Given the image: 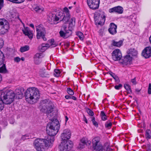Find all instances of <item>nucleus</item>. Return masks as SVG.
<instances>
[{"label": "nucleus", "instance_id": "nucleus-1", "mask_svg": "<svg viewBox=\"0 0 151 151\" xmlns=\"http://www.w3.org/2000/svg\"><path fill=\"white\" fill-rule=\"evenodd\" d=\"M60 125L57 119L55 117L49 122L46 126L47 133L50 136L46 139L37 138L34 142L35 148L38 151H41L45 147L49 148L52 145L55 139L53 137L58 133Z\"/></svg>", "mask_w": 151, "mask_h": 151}, {"label": "nucleus", "instance_id": "nucleus-2", "mask_svg": "<svg viewBox=\"0 0 151 151\" xmlns=\"http://www.w3.org/2000/svg\"><path fill=\"white\" fill-rule=\"evenodd\" d=\"M100 138L99 137H96L93 139L92 140L93 148L96 151H112L108 143H105L104 145L99 144Z\"/></svg>", "mask_w": 151, "mask_h": 151}, {"label": "nucleus", "instance_id": "nucleus-3", "mask_svg": "<svg viewBox=\"0 0 151 151\" xmlns=\"http://www.w3.org/2000/svg\"><path fill=\"white\" fill-rule=\"evenodd\" d=\"M25 97L26 99H30L35 103L40 98V94L38 89L35 87L27 89L25 93Z\"/></svg>", "mask_w": 151, "mask_h": 151}, {"label": "nucleus", "instance_id": "nucleus-4", "mask_svg": "<svg viewBox=\"0 0 151 151\" xmlns=\"http://www.w3.org/2000/svg\"><path fill=\"white\" fill-rule=\"evenodd\" d=\"M15 97V93L12 91L7 90L4 91L0 98L5 104H10L14 101Z\"/></svg>", "mask_w": 151, "mask_h": 151}, {"label": "nucleus", "instance_id": "nucleus-5", "mask_svg": "<svg viewBox=\"0 0 151 151\" xmlns=\"http://www.w3.org/2000/svg\"><path fill=\"white\" fill-rule=\"evenodd\" d=\"M73 146V142L71 141L62 140L59 146L60 151H70Z\"/></svg>", "mask_w": 151, "mask_h": 151}, {"label": "nucleus", "instance_id": "nucleus-6", "mask_svg": "<svg viewBox=\"0 0 151 151\" xmlns=\"http://www.w3.org/2000/svg\"><path fill=\"white\" fill-rule=\"evenodd\" d=\"M100 0H87V4L90 9L93 10L97 9L99 6Z\"/></svg>", "mask_w": 151, "mask_h": 151}, {"label": "nucleus", "instance_id": "nucleus-7", "mask_svg": "<svg viewBox=\"0 0 151 151\" xmlns=\"http://www.w3.org/2000/svg\"><path fill=\"white\" fill-rule=\"evenodd\" d=\"M36 30L37 32L36 36L37 39H39L41 38L43 40L46 41L47 39L45 37L46 32L45 29L40 28L39 29H36Z\"/></svg>", "mask_w": 151, "mask_h": 151}, {"label": "nucleus", "instance_id": "nucleus-8", "mask_svg": "<svg viewBox=\"0 0 151 151\" xmlns=\"http://www.w3.org/2000/svg\"><path fill=\"white\" fill-rule=\"evenodd\" d=\"M112 58L114 61L120 60L122 57V53L118 49L114 50L112 53Z\"/></svg>", "mask_w": 151, "mask_h": 151}, {"label": "nucleus", "instance_id": "nucleus-9", "mask_svg": "<svg viewBox=\"0 0 151 151\" xmlns=\"http://www.w3.org/2000/svg\"><path fill=\"white\" fill-rule=\"evenodd\" d=\"M71 133L68 129H65L63 131V132L61 134L60 137L62 140L70 141L69 139L70 138Z\"/></svg>", "mask_w": 151, "mask_h": 151}, {"label": "nucleus", "instance_id": "nucleus-10", "mask_svg": "<svg viewBox=\"0 0 151 151\" xmlns=\"http://www.w3.org/2000/svg\"><path fill=\"white\" fill-rule=\"evenodd\" d=\"M4 24L2 26V34L4 35L8 31V30L9 28V24L8 21L4 18H2Z\"/></svg>", "mask_w": 151, "mask_h": 151}, {"label": "nucleus", "instance_id": "nucleus-11", "mask_svg": "<svg viewBox=\"0 0 151 151\" xmlns=\"http://www.w3.org/2000/svg\"><path fill=\"white\" fill-rule=\"evenodd\" d=\"M142 55L146 58L151 57V47L148 46L146 47L142 51Z\"/></svg>", "mask_w": 151, "mask_h": 151}, {"label": "nucleus", "instance_id": "nucleus-12", "mask_svg": "<svg viewBox=\"0 0 151 151\" xmlns=\"http://www.w3.org/2000/svg\"><path fill=\"white\" fill-rule=\"evenodd\" d=\"M109 27V28L108 29V31L110 34L114 35L116 33V29L117 28L116 25L114 23L112 22L110 23Z\"/></svg>", "mask_w": 151, "mask_h": 151}, {"label": "nucleus", "instance_id": "nucleus-13", "mask_svg": "<svg viewBox=\"0 0 151 151\" xmlns=\"http://www.w3.org/2000/svg\"><path fill=\"white\" fill-rule=\"evenodd\" d=\"M24 90L23 88H20L16 89L15 90V95H16V98L18 99H21L22 98L23 92Z\"/></svg>", "mask_w": 151, "mask_h": 151}, {"label": "nucleus", "instance_id": "nucleus-14", "mask_svg": "<svg viewBox=\"0 0 151 151\" xmlns=\"http://www.w3.org/2000/svg\"><path fill=\"white\" fill-rule=\"evenodd\" d=\"M132 60V57L130 56V55H126L124 58L122 60L121 63L123 64H127L130 63Z\"/></svg>", "mask_w": 151, "mask_h": 151}, {"label": "nucleus", "instance_id": "nucleus-15", "mask_svg": "<svg viewBox=\"0 0 151 151\" xmlns=\"http://www.w3.org/2000/svg\"><path fill=\"white\" fill-rule=\"evenodd\" d=\"M62 28V29L65 32L66 38L69 37L71 35L72 33V29L68 28L69 29L67 30V27L65 25H63Z\"/></svg>", "mask_w": 151, "mask_h": 151}, {"label": "nucleus", "instance_id": "nucleus-16", "mask_svg": "<svg viewBox=\"0 0 151 151\" xmlns=\"http://www.w3.org/2000/svg\"><path fill=\"white\" fill-rule=\"evenodd\" d=\"M40 76L42 77H47L49 76V72L45 69H41L39 72Z\"/></svg>", "mask_w": 151, "mask_h": 151}, {"label": "nucleus", "instance_id": "nucleus-17", "mask_svg": "<svg viewBox=\"0 0 151 151\" xmlns=\"http://www.w3.org/2000/svg\"><path fill=\"white\" fill-rule=\"evenodd\" d=\"M94 16L97 17L101 18L103 21H105L106 16L104 14V12L102 11H98L96 12L94 14Z\"/></svg>", "mask_w": 151, "mask_h": 151}, {"label": "nucleus", "instance_id": "nucleus-18", "mask_svg": "<svg viewBox=\"0 0 151 151\" xmlns=\"http://www.w3.org/2000/svg\"><path fill=\"white\" fill-rule=\"evenodd\" d=\"M128 55H132V57H136L138 54L137 51L134 48H130L127 51Z\"/></svg>", "mask_w": 151, "mask_h": 151}, {"label": "nucleus", "instance_id": "nucleus-19", "mask_svg": "<svg viewBox=\"0 0 151 151\" xmlns=\"http://www.w3.org/2000/svg\"><path fill=\"white\" fill-rule=\"evenodd\" d=\"M111 42V45L112 46L119 47L122 45L123 40H120L118 42H116L114 40H113Z\"/></svg>", "mask_w": 151, "mask_h": 151}, {"label": "nucleus", "instance_id": "nucleus-20", "mask_svg": "<svg viewBox=\"0 0 151 151\" xmlns=\"http://www.w3.org/2000/svg\"><path fill=\"white\" fill-rule=\"evenodd\" d=\"M70 15L68 13L67 14H64L62 19H60V21H62L65 24L68 22L70 19Z\"/></svg>", "mask_w": 151, "mask_h": 151}, {"label": "nucleus", "instance_id": "nucleus-21", "mask_svg": "<svg viewBox=\"0 0 151 151\" xmlns=\"http://www.w3.org/2000/svg\"><path fill=\"white\" fill-rule=\"evenodd\" d=\"M88 140L84 138H83L81 140V142L80 143L79 146L78 147L80 149H81L84 148V145L87 144V142Z\"/></svg>", "mask_w": 151, "mask_h": 151}, {"label": "nucleus", "instance_id": "nucleus-22", "mask_svg": "<svg viewBox=\"0 0 151 151\" xmlns=\"http://www.w3.org/2000/svg\"><path fill=\"white\" fill-rule=\"evenodd\" d=\"M23 33L26 35H27L29 38L33 37L32 34L31 32L28 30V28L27 27L24 30H22Z\"/></svg>", "mask_w": 151, "mask_h": 151}, {"label": "nucleus", "instance_id": "nucleus-23", "mask_svg": "<svg viewBox=\"0 0 151 151\" xmlns=\"http://www.w3.org/2000/svg\"><path fill=\"white\" fill-rule=\"evenodd\" d=\"M5 57L2 52L0 50V65L6 64Z\"/></svg>", "mask_w": 151, "mask_h": 151}, {"label": "nucleus", "instance_id": "nucleus-24", "mask_svg": "<svg viewBox=\"0 0 151 151\" xmlns=\"http://www.w3.org/2000/svg\"><path fill=\"white\" fill-rule=\"evenodd\" d=\"M94 18L95 22L96 24H98V25L101 26L103 25L105 21H102V20L101 18L99 17H96L94 16Z\"/></svg>", "mask_w": 151, "mask_h": 151}, {"label": "nucleus", "instance_id": "nucleus-25", "mask_svg": "<svg viewBox=\"0 0 151 151\" xmlns=\"http://www.w3.org/2000/svg\"><path fill=\"white\" fill-rule=\"evenodd\" d=\"M0 73L4 74L9 73V71L6 68V64H4L0 67Z\"/></svg>", "mask_w": 151, "mask_h": 151}, {"label": "nucleus", "instance_id": "nucleus-26", "mask_svg": "<svg viewBox=\"0 0 151 151\" xmlns=\"http://www.w3.org/2000/svg\"><path fill=\"white\" fill-rule=\"evenodd\" d=\"M69 22V23L68 28L72 29V28L75 26V18L73 17L72 18Z\"/></svg>", "mask_w": 151, "mask_h": 151}, {"label": "nucleus", "instance_id": "nucleus-27", "mask_svg": "<svg viewBox=\"0 0 151 151\" xmlns=\"http://www.w3.org/2000/svg\"><path fill=\"white\" fill-rule=\"evenodd\" d=\"M53 111V108L51 105L50 106L47 108L46 114L47 116H52V115L51 113Z\"/></svg>", "mask_w": 151, "mask_h": 151}, {"label": "nucleus", "instance_id": "nucleus-28", "mask_svg": "<svg viewBox=\"0 0 151 151\" xmlns=\"http://www.w3.org/2000/svg\"><path fill=\"white\" fill-rule=\"evenodd\" d=\"M145 136L147 139L151 138V132L150 129H147L146 131Z\"/></svg>", "mask_w": 151, "mask_h": 151}, {"label": "nucleus", "instance_id": "nucleus-29", "mask_svg": "<svg viewBox=\"0 0 151 151\" xmlns=\"http://www.w3.org/2000/svg\"><path fill=\"white\" fill-rule=\"evenodd\" d=\"M116 7V13L118 14H121L123 12V9L122 6H119Z\"/></svg>", "mask_w": 151, "mask_h": 151}, {"label": "nucleus", "instance_id": "nucleus-30", "mask_svg": "<svg viewBox=\"0 0 151 151\" xmlns=\"http://www.w3.org/2000/svg\"><path fill=\"white\" fill-rule=\"evenodd\" d=\"M112 125V123L110 120L107 121L105 124V127L106 128L109 129L111 128Z\"/></svg>", "mask_w": 151, "mask_h": 151}, {"label": "nucleus", "instance_id": "nucleus-31", "mask_svg": "<svg viewBox=\"0 0 151 151\" xmlns=\"http://www.w3.org/2000/svg\"><path fill=\"white\" fill-rule=\"evenodd\" d=\"M29 49V46L28 45H26L24 46L21 47L20 48V50L21 52H23L28 50Z\"/></svg>", "mask_w": 151, "mask_h": 151}, {"label": "nucleus", "instance_id": "nucleus-32", "mask_svg": "<svg viewBox=\"0 0 151 151\" xmlns=\"http://www.w3.org/2000/svg\"><path fill=\"white\" fill-rule=\"evenodd\" d=\"M33 9L37 12L41 13L43 11L44 9L43 8L40 7L39 6H37L35 7H34Z\"/></svg>", "mask_w": 151, "mask_h": 151}, {"label": "nucleus", "instance_id": "nucleus-33", "mask_svg": "<svg viewBox=\"0 0 151 151\" xmlns=\"http://www.w3.org/2000/svg\"><path fill=\"white\" fill-rule=\"evenodd\" d=\"M100 116L102 120L105 121L107 120L106 115L104 111H101Z\"/></svg>", "mask_w": 151, "mask_h": 151}, {"label": "nucleus", "instance_id": "nucleus-34", "mask_svg": "<svg viewBox=\"0 0 151 151\" xmlns=\"http://www.w3.org/2000/svg\"><path fill=\"white\" fill-rule=\"evenodd\" d=\"M60 19L59 17L56 14H52V17H51L52 20L54 21H58Z\"/></svg>", "mask_w": 151, "mask_h": 151}, {"label": "nucleus", "instance_id": "nucleus-35", "mask_svg": "<svg viewBox=\"0 0 151 151\" xmlns=\"http://www.w3.org/2000/svg\"><path fill=\"white\" fill-rule=\"evenodd\" d=\"M54 75L55 76L58 77L60 76L61 72L60 70L55 69L54 70Z\"/></svg>", "mask_w": 151, "mask_h": 151}, {"label": "nucleus", "instance_id": "nucleus-36", "mask_svg": "<svg viewBox=\"0 0 151 151\" xmlns=\"http://www.w3.org/2000/svg\"><path fill=\"white\" fill-rule=\"evenodd\" d=\"M76 35L81 40H83L84 36L83 33L81 32H78L76 33Z\"/></svg>", "mask_w": 151, "mask_h": 151}, {"label": "nucleus", "instance_id": "nucleus-37", "mask_svg": "<svg viewBox=\"0 0 151 151\" xmlns=\"http://www.w3.org/2000/svg\"><path fill=\"white\" fill-rule=\"evenodd\" d=\"M49 42L50 43L51 45H53L54 47H55L58 45V44H57L55 41L54 39H52L48 40Z\"/></svg>", "mask_w": 151, "mask_h": 151}, {"label": "nucleus", "instance_id": "nucleus-38", "mask_svg": "<svg viewBox=\"0 0 151 151\" xmlns=\"http://www.w3.org/2000/svg\"><path fill=\"white\" fill-rule=\"evenodd\" d=\"M34 63L36 65L40 64L42 61L41 59L34 58Z\"/></svg>", "mask_w": 151, "mask_h": 151}, {"label": "nucleus", "instance_id": "nucleus-39", "mask_svg": "<svg viewBox=\"0 0 151 151\" xmlns=\"http://www.w3.org/2000/svg\"><path fill=\"white\" fill-rule=\"evenodd\" d=\"M68 93L70 96L73 95L74 94L73 91L70 88H68L67 89Z\"/></svg>", "mask_w": 151, "mask_h": 151}, {"label": "nucleus", "instance_id": "nucleus-40", "mask_svg": "<svg viewBox=\"0 0 151 151\" xmlns=\"http://www.w3.org/2000/svg\"><path fill=\"white\" fill-rule=\"evenodd\" d=\"M86 111L89 115L91 116H93L94 115L93 112L89 108H86Z\"/></svg>", "mask_w": 151, "mask_h": 151}, {"label": "nucleus", "instance_id": "nucleus-41", "mask_svg": "<svg viewBox=\"0 0 151 151\" xmlns=\"http://www.w3.org/2000/svg\"><path fill=\"white\" fill-rule=\"evenodd\" d=\"M43 57L42 53H37L34 56V58L41 59Z\"/></svg>", "mask_w": 151, "mask_h": 151}, {"label": "nucleus", "instance_id": "nucleus-42", "mask_svg": "<svg viewBox=\"0 0 151 151\" xmlns=\"http://www.w3.org/2000/svg\"><path fill=\"white\" fill-rule=\"evenodd\" d=\"M91 121H92L93 124L96 127H98V123L95 121V118L94 117H92V118Z\"/></svg>", "mask_w": 151, "mask_h": 151}, {"label": "nucleus", "instance_id": "nucleus-43", "mask_svg": "<svg viewBox=\"0 0 151 151\" xmlns=\"http://www.w3.org/2000/svg\"><path fill=\"white\" fill-rule=\"evenodd\" d=\"M60 35L61 37H63L64 38H66V35L65 32L63 30H60L59 32Z\"/></svg>", "mask_w": 151, "mask_h": 151}, {"label": "nucleus", "instance_id": "nucleus-44", "mask_svg": "<svg viewBox=\"0 0 151 151\" xmlns=\"http://www.w3.org/2000/svg\"><path fill=\"white\" fill-rule=\"evenodd\" d=\"M56 14L58 17H59L60 19H62L63 17L64 16V15L65 14H63V12H59L57 13Z\"/></svg>", "mask_w": 151, "mask_h": 151}, {"label": "nucleus", "instance_id": "nucleus-45", "mask_svg": "<svg viewBox=\"0 0 151 151\" xmlns=\"http://www.w3.org/2000/svg\"><path fill=\"white\" fill-rule=\"evenodd\" d=\"M2 20V18H0V34L2 35V31L3 29H2V26L4 23Z\"/></svg>", "mask_w": 151, "mask_h": 151}, {"label": "nucleus", "instance_id": "nucleus-46", "mask_svg": "<svg viewBox=\"0 0 151 151\" xmlns=\"http://www.w3.org/2000/svg\"><path fill=\"white\" fill-rule=\"evenodd\" d=\"M116 7H114L112 8L109 9V12L110 13H112L114 12L116 13Z\"/></svg>", "mask_w": 151, "mask_h": 151}, {"label": "nucleus", "instance_id": "nucleus-47", "mask_svg": "<svg viewBox=\"0 0 151 151\" xmlns=\"http://www.w3.org/2000/svg\"><path fill=\"white\" fill-rule=\"evenodd\" d=\"M124 87L127 91L131 89L130 86L127 84H124Z\"/></svg>", "mask_w": 151, "mask_h": 151}, {"label": "nucleus", "instance_id": "nucleus-48", "mask_svg": "<svg viewBox=\"0 0 151 151\" xmlns=\"http://www.w3.org/2000/svg\"><path fill=\"white\" fill-rule=\"evenodd\" d=\"M147 151H151V145L150 144H147L145 146Z\"/></svg>", "mask_w": 151, "mask_h": 151}, {"label": "nucleus", "instance_id": "nucleus-49", "mask_svg": "<svg viewBox=\"0 0 151 151\" xmlns=\"http://www.w3.org/2000/svg\"><path fill=\"white\" fill-rule=\"evenodd\" d=\"M122 86V85L121 84H119L118 85H115L114 86V88L116 90L120 89Z\"/></svg>", "mask_w": 151, "mask_h": 151}, {"label": "nucleus", "instance_id": "nucleus-50", "mask_svg": "<svg viewBox=\"0 0 151 151\" xmlns=\"http://www.w3.org/2000/svg\"><path fill=\"white\" fill-rule=\"evenodd\" d=\"M29 138V136L27 135H24L22 136L21 139L23 140H24L25 139H27Z\"/></svg>", "mask_w": 151, "mask_h": 151}, {"label": "nucleus", "instance_id": "nucleus-51", "mask_svg": "<svg viewBox=\"0 0 151 151\" xmlns=\"http://www.w3.org/2000/svg\"><path fill=\"white\" fill-rule=\"evenodd\" d=\"M148 93L149 94H151V83H150L149 84L148 90Z\"/></svg>", "mask_w": 151, "mask_h": 151}, {"label": "nucleus", "instance_id": "nucleus-52", "mask_svg": "<svg viewBox=\"0 0 151 151\" xmlns=\"http://www.w3.org/2000/svg\"><path fill=\"white\" fill-rule=\"evenodd\" d=\"M4 6V0H0V10Z\"/></svg>", "mask_w": 151, "mask_h": 151}, {"label": "nucleus", "instance_id": "nucleus-53", "mask_svg": "<svg viewBox=\"0 0 151 151\" xmlns=\"http://www.w3.org/2000/svg\"><path fill=\"white\" fill-rule=\"evenodd\" d=\"M64 11L65 12V14H67L68 13V14H70L69 11L67 7H65L64 9Z\"/></svg>", "mask_w": 151, "mask_h": 151}, {"label": "nucleus", "instance_id": "nucleus-54", "mask_svg": "<svg viewBox=\"0 0 151 151\" xmlns=\"http://www.w3.org/2000/svg\"><path fill=\"white\" fill-rule=\"evenodd\" d=\"M41 46H42V48L49 47V44L48 43H42V44Z\"/></svg>", "mask_w": 151, "mask_h": 151}, {"label": "nucleus", "instance_id": "nucleus-55", "mask_svg": "<svg viewBox=\"0 0 151 151\" xmlns=\"http://www.w3.org/2000/svg\"><path fill=\"white\" fill-rule=\"evenodd\" d=\"M21 60L20 58L18 57H17L14 58V60L15 62H19Z\"/></svg>", "mask_w": 151, "mask_h": 151}, {"label": "nucleus", "instance_id": "nucleus-56", "mask_svg": "<svg viewBox=\"0 0 151 151\" xmlns=\"http://www.w3.org/2000/svg\"><path fill=\"white\" fill-rule=\"evenodd\" d=\"M3 41L0 38V49L3 47Z\"/></svg>", "mask_w": 151, "mask_h": 151}, {"label": "nucleus", "instance_id": "nucleus-57", "mask_svg": "<svg viewBox=\"0 0 151 151\" xmlns=\"http://www.w3.org/2000/svg\"><path fill=\"white\" fill-rule=\"evenodd\" d=\"M131 81L135 85L137 84V82L136 80V78H134L132 79Z\"/></svg>", "mask_w": 151, "mask_h": 151}, {"label": "nucleus", "instance_id": "nucleus-58", "mask_svg": "<svg viewBox=\"0 0 151 151\" xmlns=\"http://www.w3.org/2000/svg\"><path fill=\"white\" fill-rule=\"evenodd\" d=\"M114 79L115 80V81L117 83H119L120 82L119 78L118 76H116Z\"/></svg>", "mask_w": 151, "mask_h": 151}, {"label": "nucleus", "instance_id": "nucleus-59", "mask_svg": "<svg viewBox=\"0 0 151 151\" xmlns=\"http://www.w3.org/2000/svg\"><path fill=\"white\" fill-rule=\"evenodd\" d=\"M46 110L47 109L44 108H42L41 110V111L44 113H46Z\"/></svg>", "mask_w": 151, "mask_h": 151}, {"label": "nucleus", "instance_id": "nucleus-60", "mask_svg": "<svg viewBox=\"0 0 151 151\" xmlns=\"http://www.w3.org/2000/svg\"><path fill=\"white\" fill-rule=\"evenodd\" d=\"M65 98L66 99H71V96L68 95H66L65 96Z\"/></svg>", "mask_w": 151, "mask_h": 151}, {"label": "nucleus", "instance_id": "nucleus-61", "mask_svg": "<svg viewBox=\"0 0 151 151\" xmlns=\"http://www.w3.org/2000/svg\"><path fill=\"white\" fill-rule=\"evenodd\" d=\"M107 73H109L111 76H112L113 75L114 73L112 72L111 71H109Z\"/></svg>", "mask_w": 151, "mask_h": 151}, {"label": "nucleus", "instance_id": "nucleus-62", "mask_svg": "<svg viewBox=\"0 0 151 151\" xmlns=\"http://www.w3.org/2000/svg\"><path fill=\"white\" fill-rule=\"evenodd\" d=\"M84 121H85V122L86 123H88V121H87V120L86 119V117L84 115Z\"/></svg>", "mask_w": 151, "mask_h": 151}, {"label": "nucleus", "instance_id": "nucleus-63", "mask_svg": "<svg viewBox=\"0 0 151 151\" xmlns=\"http://www.w3.org/2000/svg\"><path fill=\"white\" fill-rule=\"evenodd\" d=\"M71 99H72L74 100H76L77 99L76 97L73 96H71Z\"/></svg>", "mask_w": 151, "mask_h": 151}, {"label": "nucleus", "instance_id": "nucleus-64", "mask_svg": "<svg viewBox=\"0 0 151 151\" xmlns=\"http://www.w3.org/2000/svg\"><path fill=\"white\" fill-rule=\"evenodd\" d=\"M141 89H139V88H136L135 89V91L136 92H139L140 91H141Z\"/></svg>", "mask_w": 151, "mask_h": 151}]
</instances>
